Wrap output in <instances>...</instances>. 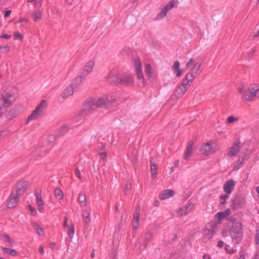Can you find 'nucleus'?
<instances>
[{
    "mask_svg": "<svg viewBox=\"0 0 259 259\" xmlns=\"http://www.w3.org/2000/svg\"><path fill=\"white\" fill-rule=\"evenodd\" d=\"M82 217L84 220V223L88 226L91 222L90 213L87 210H84L82 212Z\"/></svg>",
    "mask_w": 259,
    "mask_h": 259,
    "instance_id": "28",
    "label": "nucleus"
},
{
    "mask_svg": "<svg viewBox=\"0 0 259 259\" xmlns=\"http://www.w3.org/2000/svg\"><path fill=\"white\" fill-rule=\"evenodd\" d=\"M18 115V113L16 111V110L12 109L10 110L8 116L9 118L12 119Z\"/></svg>",
    "mask_w": 259,
    "mask_h": 259,
    "instance_id": "46",
    "label": "nucleus"
},
{
    "mask_svg": "<svg viewBox=\"0 0 259 259\" xmlns=\"http://www.w3.org/2000/svg\"><path fill=\"white\" fill-rule=\"evenodd\" d=\"M32 227L35 230L36 233L39 236H44V230L37 223H33L32 224Z\"/></svg>",
    "mask_w": 259,
    "mask_h": 259,
    "instance_id": "33",
    "label": "nucleus"
},
{
    "mask_svg": "<svg viewBox=\"0 0 259 259\" xmlns=\"http://www.w3.org/2000/svg\"><path fill=\"white\" fill-rule=\"evenodd\" d=\"M1 238L5 242H8L10 245H14L16 244L15 241L7 234L4 233L2 234Z\"/></svg>",
    "mask_w": 259,
    "mask_h": 259,
    "instance_id": "29",
    "label": "nucleus"
},
{
    "mask_svg": "<svg viewBox=\"0 0 259 259\" xmlns=\"http://www.w3.org/2000/svg\"><path fill=\"white\" fill-rule=\"evenodd\" d=\"M98 108L108 109L116 102V98L111 95H106L97 98Z\"/></svg>",
    "mask_w": 259,
    "mask_h": 259,
    "instance_id": "6",
    "label": "nucleus"
},
{
    "mask_svg": "<svg viewBox=\"0 0 259 259\" xmlns=\"http://www.w3.org/2000/svg\"><path fill=\"white\" fill-rule=\"evenodd\" d=\"M224 245V242L223 241H218V245L217 246L220 248L222 247Z\"/></svg>",
    "mask_w": 259,
    "mask_h": 259,
    "instance_id": "63",
    "label": "nucleus"
},
{
    "mask_svg": "<svg viewBox=\"0 0 259 259\" xmlns=\"http://www.w3.org/2000/svg\"><path fill=\"white\" fill-rule=\"evenodd\" d=\"M35 198L38 210L42 213L44 210V202L42 199L41 196L40 194H37L35 195Z\"/></svg>",
    "mask_w": 259,
    "mask_h": 259,
    "instance_id": "22",
    "label": "nucleus"
},
{
    "mask_svg": "<svg viewBox=\"0 0 259 259\" xmlns=\"http://www.w3.org/2000/svg\"><path fill=\"white\" fill-rule=\"evenodd\" d=\"M40 115L41 114L34 109L31 113V114L28 117L27 119V122H28L29 121L37 119L40 116Z\"/></svg>",
    "mask_w": 259,
    "mask_h": 259,
    "instance_id": "32",
    "label": "nucleus"
},
{
    "mask_svg": "<svg viewBox=\"0 0 259 259\" xmlns=\"http://www.w3.org/2000/svg\"><path fill=\"white\" fill-rule=\"evenodd\" d=\"M9 104H8L7 102L4 101L0 98V111L5 113L6 111L7 108L11 106Z\"/></svg>",
    "mask_w": 259,
    "mask_h": 259,
    "instance_id": "35",
    "label": "nucleus"
},
{
    "mask_svg": "<svg viewBox=\"0 0 259 259\" xmlns=\"http://www.w3.org/2000/svg\"><path fill=\"white\" fill-rule=\"evenodd\" d=\"M65 1V3H66L67 5H72L73 3H74V0H64Z\"/></svg>",
    "mask_w": 259,
    "mask_h": 259,
    "instance_id": "60",
    "label": "nucleus"
},
{
    "mask_svg": "<svg viewBox=\"0 0 259 259\" xmlns=\"http://www.w3.org/2000/svg\"><path fill=\"white\" fill-rule=\"evenodd\" d=\"M225 250L227 252V253H229V254H233L235 252V250L234 249H228L227 247V246L225 247Z\"/></svg>",
    "mask_w": 259,
    "mask_h": 259,
    "instance_id": "55",
    "label": "nucleus"
},
{
    "mask_svg": "<svg viewBox=\"0 0 259 259\" xmlns=\"http://www.w3.org/2000/svg\"><path fill=\"white\" fill-rule=\"evenodd\" d=\"M75 175L79 180L81 179V175L78 169H76Z\"/></svg>",
    "mask_w": 259,
    "mask_h": 259,
    "instance_id": "57",
    "label": "nucleus"
},
{
    "mask_svg": "<svg viewBox=\"0 0 259 259\" xmlns=\"http://www.w3.org/2000/svg\"><path fill=\"white\" fill-rule=\"evenodd\" d=\"M202 61L196 58H191L186 64V68L189 71L185 76L188 81L193 82L196 77L202 72Z\"/></svg>",
    "mask_w": 259,
    "mask_h": 259,
    "instance_id": "1",
    "label": "nucleus"
},
{
    "mask_svg": "<svg viewBox=\"0 0 259 259\" xmlns=\"http://www.w3.org/2000/svg\"><path fill=\"white\" fill-rule=\"evenodd\" d=\"M78 201L81 206L85 207L87 206V199L85 194L79 193L78 197Z\"/></svg>",
    "mask_w": 259,
    "mask_h": 259,
    "instance_id": "31",
    "label": "nucleus"
},
{
    "mask_svg": "<svg viewBox=\"0 0 259 259\" xmlns=\"http://www.w3.org/2000/svg\"><path fill=\"white\" fill-rule=\"evenodd\" d=\"M239 120V118L237 117L233 116H228L226 119V122L228 124H231L235 122H237Z\"/></svg>",
    "mask_w": 259,
    "mask_h": 259,
    "instance_id": "42",
    "label": "nucleus"
},
{
    "mask_svg": "<svg viewBox=\"0 0 259 259\" xmlns=\"http://www.w3.org/2000/svg\"><path fill=\"white\" fill-rule=\"evenodd\" d=\"M167 12L163 9V8L162 9L161 12L159 13V14L157 16L158 19H162L166 16Z\"/></svg>",
    "mask_w": 259,
    "mask_h": 259,
    "instance_id": "49",
    "label": "nucleus"
},
{
    "mask_svg": "<svg viewBox=\"0 0 259 259\" xmlns=\"http://www.w3.org/2000/svg\"><path fill=\"white\" fill-rule=\"evenodd\" d=\"M193 143L192 142H190L187 147L186 151L185 153L184 158L186 160L188 159L190 157V155L192 154L193 152Z\"/></svg>",
    "mask_w": 259,
    "mask_h": 259,
    "instance_id": "26",
    "label": "nucleus"
},
{
    "mask_svg": "<svg viewBox=\"0 0 259 259\" xmlns=\"http://www.w3.org/2000/svg\"><path fill=\"white\" fill-rule=\"evenodd\" d=\"M42 1H38L35 3L34 6L37 8H40L42 6Z\"/></svg>",
    "mask_w": 259,
    "mask_h": 259,
    "instance_id": "54",
    "label": "nucleus"
},
{
    "mask_svg": "<svg viewBox=\"0 0 259 259\" xmlns=\"http://www.w3.org/2000/svg\"><path fill=\"white\" fill-rule=\"evenodd\" d=\"M229 221L232 223V226L230 229V235L232 241L235 244L238 243L240 242L243 235L242 222L240 220H238L233 217L230 218Z\"/></svg>",
    "mask_w": 259,
    "mask_h": 259,
    "instance_id": "2",
    "label": "nucleus"
},
{
    "mask_svg": "<svg viewBox=\"0 0 259 259\" xmlns=\"http://www.w3.org/2000/svg\"><path fill=\"white\" fill-rule=\"evenodd\" d=\"M74 234V228L73 225H71L69 227L67 234L69 236V237L70 239H72L73 238V235Z\"/></svg>",
    "mask_w": 259,
    "mask_h": 259,
    "instance_id": "44",
    "label": "nucleus"
},
{
    "mask_svg": "<svg viewBox=\"0 0 259 259\" xmlns=\"http://www.w3.org/2000/svg\"><path fill=\"white\" fill-rule=\"evenodd\" d=\"M151 237H152V234L151 233H147L145 234V236L144 238L143 239L142 243L145 247H146L147 244L148 243L149 241L151 239Z\"/></svg>",
    "mask_w": 259,
    "mask_h": 259,
    "instance_id": "37",
    "label": "nucleus"
},
{
    "mask_svg": "<svg viewBox=\"0 0 259 259\" xmlns=\"http://www.w3.org/2000/svg\"><path fill=\"white\" fill-rule=\"evenodd\" d=\"M175 194V192L170 189H166L162 191L159 195V198L161 200H164L172 197Z\"/></svg>",
    "mask_w": 259,
    "mask_h": 259,
    "instance_id": "19",
    "label": "nucleus"
},
{
    "mask_svg": "<svg viewBox=\"0 0 259 259\" xmlns=\"http://www.w3.org/2000/svg\"><path fill=\"white\" fill-rule=\"evenodd\" d=\"M20 196L15 193L14 192H12L8 198L7 206L9 208L15 207L18 204Z\"/></svg>",
    "mask_w": 259,
    "mask_h": 259,
    "instance_id": "13",
    "label": "nucleus"
},
{
    "mask_svg": "<svg viewBox=\"0 0 259 259\" xmlns=\"http://www.w3.org/2000/svg\"><path fill=\"white\" fill-rule=\"evenodd\" d=\"M175 2L173 0L170 1L168 4L165 6L163 8L166 12H168L169 10L171 9L175 6Z\"/></svg>",
    "mask_w": 259,
    "mask_h": 259,
    "instance_id": "43",
    "label": "nucleus"
},
{
    "mask_svg": "<svg viewBox=\"0 0 259 259\" xmlns=\"http://www.w3.org/2000/svg\"><path fill=\"white\" fill-rule=\"evenodd\" d=\"M95 108H98L96 98L90 97L87 99L84 104V108L87 111H94Z\"/></svg>",
    "mask_w": 259,
    "mask_h": 259,
    "instance_id": "11",
    "label": "nucleus"
},
{
    "mask_svg": "<svg viewBox=\"0 0 259 259\" xmlns=\"http://www.w3.org/2000/svg\"><path fill=\"white\" fill-rule=\"evenodd\" d=\"M32 17L35 23H38L41 20L42 13L40 11H34L32 13Z\"/></svg>",
    "mask_w": 259,
    "mask_h": 259,
    "instance_id": "24",
    "label": "nucleus"
},
{
    "mask_svg": "<svg viewBox=\"0 0 259 259\" xmlns=\"http://www.w3.org/2000/svg\"><path fill=\"white\" fill-rule=\"evenodd\" d=\"M235 185L234 181L231 180L227 181L224 186V191L228 194H230L234 189Z\"/></svg>",
    "mask_w": 259,
    "mask_h": 259,
    "instance_id": "20",
    "label": "nucleus"
},
{
    "mask_svg": "<svg viewBox=\"0 0 259 259\" xmlns=\"http://www.w3.org/2000/svg\"><path fill=\"white\" fill-rule=\"evenodd\" d=\"M157 164L150 161V170L151 172V177L154 179L156 178L157 174Z\"/></svg>",
    "mask_w": 259,
    "mask_h": 259,
    "instance_id": "25",
    "label": "nucleus"
},
{
    "mask_svg": "<svg viewBox=\"0 0 259 259\" xmlns=\"http://www.w3.org/2000/svg\"><path fill=\"white\" fill-rule=\"evenodd\" d=\"M2 249L5 253L12 256H16L17 254V251L14 249L2 247Z\"/></svg>",
    "mask_w": 259,
    "mask_h": 259,
    "instance_id": "36",
    "label": "nucleus"
},
{
    "mask_svg": "<svg viewBox=\"0 0 259 259\" xmlns=\"http://www.w3.org/2000/svg\"><path fill=\"white\" fill-rule=\"evenodd\" d=\"M10 48L8 46H0V51L2 53H8L10 51Z\"/></svg>",
    "mask_w": 259,
    "mask_h": 259,
    "instance_id": "47",
    "label": "nucleus"
},
{
    "mask_svg": "<svg viewBox=\"0 0 259 259\" xmlns=\"http://www.w3.org/2000/svg\"><path fill=\"white\" fill-rule=\"evenodd\" d=\"M17 97V90L15 87H8L2 94L1 99L10 105L15 101Z\"/></svg>",
    "mask_w": 259,
    "mask_h": 259,
    "instance_id": "4",
    "label": "nucleus"
},
{
    "mask_svg": "<svg viewBox=\"0 0 259 259\" xmlns=\"http://www.w3.org/2000/svg\"><path fill=\"white\" fill-rule=\"evenodd\" d=\"M25 22L27 23V22H28V19L27 18H23L20 19L18 21V22H19V23H21V22Z\"/></svg>",
    "mask_w": 259,
    "mask_h": 259,
    "instance_id": "62",
    "label": "nucleus"
},
{
    "mask_svg": "<svg viewBox=\"0 0 259 259\" xmlns=\"http://www.w3.org/2000/svg\"><path fill=\"white\" fill-rule=\"evenodd\" d=\"M145 72L147 74L148 77H152L153 75V70L151 66V65L149 63H146L145 65Z\"/></svg>",
    "mask_w": 259,
    "mask_h": 259,
    "instance_id": "30",
    "label": "nucleus"
},
{
    "mask_svg": "<svg viewBox=\"0 0 259 259\" xmlns=\"http://www.w3.org/2000/svg\"><path fill=\"white\" fill-rule=\"evenodd\" d=\"M132 188V185L131 183L126 182L125 184L124 193L125 195L127 194V192L130 191Z\"/></svg>",
    "mask_w": 259,
    "mask_h": 259,
    "instance_id": "45",
    "label": "nucleus"
},
{
    "mask_svg": "<svg viewBox=\"0 0 259 259\" xmlns=\"http://www.w3.org/2000/svg\"><path fill=\"white\" fill-rule=\"evenodd\" d=\"M68 130V126L67 125L62 126L59 130V133L62 135L66 133Z\"/></svg>",
    "mask_w": 259,
    "mask_h": 259,
    "instance_id": "48",
    "label": "nucleus"
},
{
    "mask_svg": "<svg viewBox=\"0 0 259 259\" xmlns=\"http://www.w3.org/2000/svg\"><path fill=\"white\" fill-rule=\"evenodd\" d=\"M134 67L137 78L138 80V85L143 87L145 85V82L142 70V63L139 59L134 61Z\"/></svg>",
    "mask_w": 259,
    "mask_h": 259,
    "instance_id": "7",
    "label": "nucleus"
},
{
    "mask_svg": "<svg viewBox=\"0 0 259 259\" xmlns=\"http://www.w3.org/2000/svg\"><path fill=\"white\" fill-rule=\"evenodd\" d=\"M83 79V76L82 75H78L73 80V84L74 85V87H75V88L81 82Z\"/></svg>",
    "mask_w": 259,
    "mask_h": 259,
    "instance_id": "40",
    "label": "nucleus"
},
{
    "mask_svg": "<svg viewBox=\"0 0 259 259\" xmlns=\"http://www.w3.org/2000/svg\"><path fill=\"white\" fill-rule=\"evenodd\" d=\"M120 74L115 71L109 72L107 76L106 80L111 83L119 84Z\"/></svg>",
    "mask_w": 259,
    "mask_h": 259,
    "instance_id": "12",
    "label": "nucleus"
},
{
    "mask_svg": "<svg viewBox=\"0 0 259 259\" xmlns=\"http://www.w3.org/2000/svg\"><path fill=\"white\" fill-rule=\"evenodd\" d=\"M139 211H137L134 214L133 220V229L136 230L139 226Z\"/></svg>",
    "mask_w": 259,
    "mask_h": 259,
    "instance_id": "27",
    "label": "nucleus"
},
{
    "mask_svg": "<svg viewBox=\"0 0 259 259\" xmlns=\"http://www.w3.org/2000/svg\"><path fill=\"white\" fill-rule=\"evenodd\" d=\"M29 210L31 212L32 215L35 216L37 215L36 210L32 205H29L28 206Z\"/></svg>",
    "mask_w": 259,
    "mask_h": 259,
    "instance_id": "50",
    "label": "nucleus"
},
{
    "mask_svg": "<svg viewBox=\"0 0 259 259\" xmlns=\"http://www.w3.org/2000/svg\"><path fill=\"white\" fill-rule=\"evenodd\" d=\"M11 13V10H8L5 12V17H8Z\"/></svg>",
    "mask_w": 259,
    "mask_h": 259,
    "instance_id": "64",
    "label": "nucleus"
},
{
    "mask_svg": "<svg viewBox=\"0 0 259 259\" xmlns=\"http://www.w3.org/2000/svg\"><path fill=\"white\" fill-rule=\"evenodd\" d=\"M75 88V87H74L73 84H70L62 92L61 97L63 99H65L71 96L74 93Z\"/></svg>",
    "mask_w": 259,
    "mask_h": 259,
    "instance_id": "16",
    "label": "nucleus"
},
{
    "mask_svg": "<svg viewBox=\"0 0 259 259\" xmlns=\"http://www.w3.org/2000/svg\"><path fill=\"white\" fill-rule=\"evenodd\" d=\"M47 106V102L44 100L41 101V102L36 106V107L43 112Z\"/></svg>",
    "mask_w": 259,
    "mask_h": 259,
    "instance_id": "38",
    "label": "nucleus"
},
{
    "mask_svg": "<svg viewBox=\"0 0 259 259\" xmlns=\"http://www.w3.org/2000/svg\"><path fill=\"white\" fill-rule=\"evenodd\" d=\"M239 142H236L228 149L227 155L229 157H234L237 155L239 151Z\"/></svg>",
    "mask_w": 259,
    "mask_h": 259,
    "instance_id": "17",
    "label": "nucleus"
},
{
    "mask_svg": "<svg viewBox=\"0 0 259 259\" xmlns=\"http://www.w3.org/2000/svg\"><path fill=\"white\" fill-rule=\"evenodd\" d=\"M15 38L19 39L22 40L23 39V36L22 34L19 32H15L14 34Z\"/></svg>",
    "mask_w": 259,
    "mask_h": 259,
    "instance_id": "51",
    "label": "nucleus"
},
{
    "mask_svg": "<svg viewBox=\"0 0 259 259\" xmlns=\"http://www.w3.org/2000/svg\"><path fill=\"white\" fill-rule=\"evenodd\" d=\"M193 82L187 81L185 78L182 83L175 90L174 96L177 99L181 98L190 88Z\"/></svg>",
    "mask_w": 259,
    "mask_h": 259,
    "instance_id": "8",
    "label": "nucleus"
},
{
    "mask_svg": "<svg viewBox=\"0 0 259 259\" xmlns=\"http://www.w3.org/2000/svg\"><path fill=\"white\" fill-rule=\"evenodd\" d=\"M224 212V213L225 214V215L227 217H228L230 214H231V211H230V209L228 208V209H226Z\"/></svg>",
    "mask_w": 259,
    "mask_h": 259,
    "instance_id": "58",
    "label": "nucleus"
},
{
    "mask_svg": "<svg viewBox=\"0 0 259 259\" xmlns=\"http://www.w3.org/2000/svg\"><path fill=\"white\" fill-rule=\"evenodd\" d=\"M29 187L28 182L24 179L19 180L14 187L15 193L21 196L27 191Z\"/></svg>",
    "mask_w": 259,
    "mask_h": 259,
    "instance_id": "9",
    "label": "nucleus"
},
{
    "mask_svg": "<svg viewBox=\"0 0 259 259\" xmlns=\"http://www.w3.org/2000/svg\"><path fill=\"white\" fill-rule=\"evenodd\" d=\"M134 76L127 73L120 74L119 84L123 85L131 86L134 84Z\"/></svg>",
    "mask_w": 259,
    "mask_h": 259,
    "instance_id": "10",
    "label": "nucleus"
},
{
    "mask_svg": "<svg viewBox=\"0 0 259 259\" xmlns=\"http://www.w3.org/2000/svg\"><path fill=\"white\" fill-rule=\"evenodd\" d=\"M220 198L222 200H226L228 198V195L227 194L221 195L220 196ZM225 203V200H224L223 202H221V204H224Z\"/></svg>",
    "mask_w": 259,
    "mask_h": 259,
    "instance_id": "52",
    "label": "nucleus"
},
{
    "mask_svg": "<svg viewBox=\"0 0 259 259\" xmlns=\"http://www.w3.org/2000/svg\"><path fill=\"white\" fill-rule=\"evenodd\" d=\"M242 163H243V161H241L240 159H239L238 161V163H239V165H237V164H235L234 165L235 168L238 169L239 168V166L241 165L242 164Z\"/></svg>",
    "mask_w": 259,
    "mask_h": 259,
    "instance_id": "61",
    "label": "nucleus"
},
{
    "mask_svg": "<svg viewBox=\"0 0 259 259\" xmlns=\"http://www.w3.org/2000/svg\"><path fill=\"white\" fill-rule=\"evenodd\" d=\"M193 205L191 203L187 204L186 205L179 208L176 211L175 215L176 217H181L187 214L189 212L192 211L193 209Z\"/></svg>",
    "mask_w": 259,
    "mask_h": 259,
    "instance_id": "14",
    "label": "nucleus"
},
{
    "mask_svg": "<svg viewBox=\"0 0 259 259\" xmlns=\"http://www.w3.org/2000/svg\"><path fill=\"white\" fill-rule=\"evenodd\" d=\"M250 85L247 87L243 84L238 86L237 91L240 95L241 101L244 103H248L254 101L253 96L251 93Z\"/></svg>",
    "mask_w": 259,
    "mask_h": 259,
    "instance_id": "5",
    "label": "nucleus"
},
{
    "mask_svg": "<svg viewBox=\"0 0 259 259\" xmlns=\"http://www.w3.org/2000/svg\"><path fill=\"white\" fill-rule=\"evenodd\" d=\"M100 157L101 159H104L106 157L107 154L105 151H103L102 152H100L99 153Z\"/></svg>",
    "mask_w": 259,
    "mask_h": 259,
    "instance_id": "56",
    "label": "nucleus"
},
{
    "mask_svg": "<svg viewBox=\"0 0 259 259\" xmlns=\"http://www.w3.org/2000/svg\"><path fill=\"white\" fill-rule=\"evenodd\" d=\"M199 151L202 155L208 156L215 154L220 151V148L217 141L211 140L202 143Z\"/></svg>",
    "mask_w": 259,
    "mask_h": 259,
    "instance_id": "3",
    "label": "nucleus"
},
{
    "mask_svg": "<svg viewBox=\"0 0 259 259\" xmlns=\"http://www.w3.org/2000/svg\"><path fill=\"white\" fill-rule=\"evenodd\" d=\"M251 93L253 96L254 101L257 98H259V84H252L250 85Z\"/></svg>",
    "mask_w": 259,
    "mask_h": 259,
    "instance_id": "21",
    "label": "nucleus"
},
{
    "mask_svg": "<svg viewBox=\"0 0 259 259\" xmlns=\"http://www.w3.org/2000/svg\"><path fill=\"white\" fill-rule=\"evenodd\" d=\"M255 241L256 244H259V231L258 230H256V234H255Z\"/></svg>",
    "mask_w": 259,
    "mask_h": 259,
    "instance_id": "53",
    "label": "nucleus"
},
{
    "mask_svg": "<svg viewBox=\"0 0 259 259\" xmlns=\"http://www.w3.org/2000/svg\"><path fill=\"white\" fill-rule=\"evenodd\" d=\"M0 37L2 38L9 39L11 38V35L7 34H4L0 36Z\"/></svg>",
    "mask_w": 259,
    "mask_h": 259,
    "instance_id": "59",
    "label": "nucleus"
},
{
    "mask_svg": "<svg viewBox=\"0 0 259 259\" xmlns=\"http://www.w3.org/2000/svg\"><path fill=\"white\" fill-rule=\"evenodd\" d=\"M54 195L57 199L62 200L64 198V194L61 189L56 188L54 190Z\"/></svg>",
    "mask_w": 259,
    "mask_h": 259,
    "instance_id": "34",
    "label": "nucleus"
},
{
    "mask_svg": "<svg viewBox=\"0 0 259 259\" xmlns=\"http://www.w3.org/2000/svg\"><path fill=\"white\" fill-rule=\"evenodd\" d=\"M215 218L217 219L218 222L221 223L222 221L226 217L223 211H220L216 213L215 215Z\"/></svg>",
    "mask_w": 259,
    "mask_h": 259,
    "instance_id": "41",
    "label": "nucleus"
},
{
    "mask_svg": "<svg viewBox=\"0 0 259 259\" xmlns=\"http://www.w3.org/2000/svg\"><path fill=\"white\" fill-rule=\"evenodd\" d=\"M47 106V102L44 100L41 101V102L36 106V107L43 112Z\"/></svg>",
    "mask_w": 259,
    "mask_h": 259,
    "instance_id": "39",
    "label": "nucleus"
},
{
    "mask_svg": "<svg viewBox=\"0 0 259 259\" xmlns=\"http://www.w3.org/2000/svg\"><path fill=\"white\" fill-rule=\"evenodd\" d=\"M172 69L176 74V76L178 77H180L182 74V71L180 68V63L179 61H176L174 62L173 66H172Z\"/></svg>",
    "mask_w": 259,
    "mask_h": 259,
    "instance_id": "23",
    "label": "nucleus"
},
{
    "mask_svg": "<svg viewBox=\"0 0 259 259\" xmlns=\"http://www.w3.org/2000/svg\"><path fill=\"white\" fill-rule=\"evenodd\" d=\"M214 227L212 225L209 224L206 225L203 230V235L207 238H211L214 232Z\"/></svg>",
    "mask_w": 259,
    "mask_h": 259,
    "instance_id": "18",
    "label": "nucleus"
},
{
    "mask_svg": "<svg viewBox=\"0 0 259 259\" xmlns=\"http://www.w3.org/2000/svg\"><path fill=\"white\" fill-rule=\"evenodd\" d=\"M95 64V62L94 60L91 59L88 61L85 64L82 69V75L85 76L91 73L93 71Z\"/></svg>",
    "mask_w": 259,
    "mask_h": 259,
    "instance_id": "15",
    "label": "nucleus"
}]
</instances>
